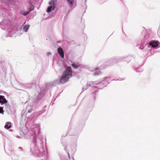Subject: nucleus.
I'll return each instance as SVG.
<instances>
[{
	"mask_svg": "<svg viewBox=\"0 0 160 160\" xmlns=\"http://www.w3.org/2000/svg\"><path fill=\"white\" fill-rule=\"evenodd\" d=\"M21 14L24 15L26 16L29 13V12L28 11H22L21 12Z\"/></svg>",
	"mask_w": 160,
	"mask_h": 160,
	"instance_id": "nucleus-11",
	"label": "nucleus"
},
{
	"mask_svg": "<svg viewBox=\"0 0 160 160\" xmlns=\"http://www.w3.org/2000/svg\"><path fill=\"white\" fill-rule=\"evenodd\" d=\"M28 112H30V111H29V110Z\"/></svg>",
	"mask_w": 160,
	"mask_h": 160,
	"instance_id": "nucleus-15",
	"label": "nucleus"
},
{
	"mask_svg": "<svg viewBox=\"0 0 160 160\" xmlns=\"http://www.w3.org/2000/svg\"><path fill=\"white\" fill-rule=\"evenodd\" d=\"M50 6L47 9V12H48L51 11L52 10L54 9L55 8V4L53 0H52L49 3Z\"/></svg>",
	"mask_w": 160,
	"mask_h": 160,
	"instance_id": "nucleus-4",
	"label": "nucleus"
},
{
	"mask_svg": "<svg viewBox=\"0 0 160 160\" xmlns=\"http://www.w3.org/2000/svg\"><path fill=\"white\" fill-rule=\"evenodd\" d=\"M7 102V101L5 98L3 96L0 95V103L1 104L6 103Z\"/></svg>",
	"mask_w": 160,
	"mask_h": 160,
	"instance_id": "nucleus-6",
	"label": "nucleus"
},
{
	"mask_svg": "<svg viewBox=\"0 0 160 160\" xmlns=\"http://www.w3.org/2000/svg\"><path fill=\"white\" fill-rule=\"evenodd\" d=\"M72 66L73 68L77 69L80 67V65L78 63H73L72 64Z\"/></svg>",
	"mask_w": 160,
	"mask_h": 160,
	"instance_id": "nucleus-10",
	"label": "nucleus"
},
{
	"mask_svg": "<svg viewBox=\"0 0 160 160\" xmlns=\"http://www.w3.org/2000/svg\"><path fill=\"white\" fill-rule=\"evenodd\" d=\"M58 53L60 54L61 57L62 58H63L64 57V54L62 49V48H58Z\"/></svg>",
	"mask_w": 160,
	"mask_h": 160,
	"instance_id": "nucleus-7",
	"label": "nucleus"
},
{
	"mask_svg": "<svg viewBox=\"0 0 160 160\" xmlns=\"http://www.w3.org/2000/svg\"><path fill=\"white\" fill-rule=\"evenodd\" d=\"M101 73V71L100 69L98 68L96 69L94 71V73L95 75H98Z\"/></svg>",
	"mask_w": 160,
	"mask_h": 160,
	"instance_id": "nucleus-9",
	"label": "nucleus"
},
{
	"mask_svg": "<svg viewBox=\"0 0 160 160\" xmlns=\"http://www.w3.org/2000/svg\"><path fill=\"white\" fill-rule=\"evenodd\" d=\"M67 1L69 3V4L71 5L73 3V1L72 0H67Z\"/></svg>",
	"mask_w": 160,
	"mask_h": 160,
	"instance_id": "nucleus-13",
	"label": "nucleus"
},
{
	"mask_svg": "<svg viewBox=\"0 0 160 160\" xmlns=\"http://www.w3.org/2000/svg\"><path fill=\"white\" fill-rule=\"evenodd\" d=\"M50 6L47 9V12H48L51 11L52 10L54 9L55 8V4L53 0H52L49 3Z\"/></svg>",
	"mask_w": 160,
	"mask_h": 160,
	"instance_id": "nucleus-3",
	"label": "nucleus"
},
{
	"mask_svg": "<svg viewBox=\"0 0 160 160\" xmlns=\"http://www.w3.org/2000/svg\"><path fill=\"white\" fill-rule=\"evenodd\" d=\"M29 27V25H25L24 28H23V29L26 32H27L28 29Z\"/></svg>",
	"mask_w": 160,
	"mask_h": 160,
	"instance_id": "nucleus-12",
	"label": "nucleus"
},
{
	"mask_svg": "<svg viewBox=\"0 0 160 160\" xmlns=\"http://www.w3.org/2000/svg\"><path fill=\"white\" fill-rule=\"evenodd\" d=\"M63 74L67 76L69 78L72 76V72L71 68L70 67L66 68Z\"/></svg>",
	"mask_w": 160,
	"mask_h": 160,
	"instance_id": "nucleus-1",
	"label": "nucleus"
},
{
	"mask_svg": "<svg viewBox=\"0 0 160 160\" xmlns=\"http://www.w3.org/2000/svg\"><path fill=\"white\" fill-rule=\"evenodd\" d=\"M3 112L4 111L3 108L2 107H0V113L3 114Z\"/></svg>",
	"mask_w": 160,
	"mask_h": 160,
	"instance_id": "nucleus-14",
	"label": "nucleus"
},
{
	"mask_svg": "<svg viewBox=\"0 0 160 160\" xmlns=\"http://www.w3.org/2000/svg\"><path fill=\"white\" fill-rule=\"evenodd\" d=\"M12 126L11 123L10 122H7L6 123L4 128L7 129H8L11 128Z\"/></svg>",
	"mask_w": 160,
	"mask_h": 160,
	"instance_id": "nucleus-8",
	"label": "nucleus"
},
{
	"mask_svg": "<svg viewBox=\"0 0 160 160\" xmlns=\"http://www.w3.org/2000/svg\"><path fill=\"white\" fill-rule=\"evenodd\" d=\"M69 79V78H68L62 74L60 79V82L64 84L68 82Z\"/></svg>",
	"mask_w": 160,
	"mask_h": 160,
	"instance_id": "nucleus-2",
	"label": "nucleus"
},
{
	"mask_svg": "<svg viewBox=\"0 0 160 160\" xmlns=\"http://www.w3.org/2000/svg\"><path fill=\"white\" fill-rule=\"evenodd\" d=\"M159 42L158 41H152L149 44L150 46H151L153 48H155L158 46Z\"/></svg>",
	"mask_w": 160,
	"mask_h": 160,
	"instance_id": "nucleus-5",
	"label": "nucleus"
}]
</instances>
